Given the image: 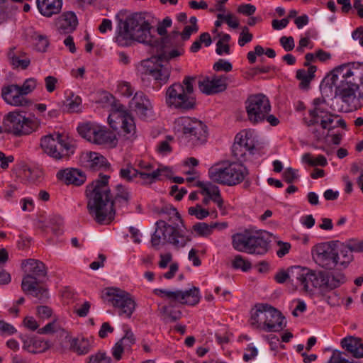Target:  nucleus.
Returning a JSON list of instances; mask_svg holds the SVG:
<instances>
[{
  "mask_svg": "<svg viewBox=\"0 0 363 363\" xmlns=\"http://www.w3.org/2000/svg\"><path fill=\"white\" fill-rule=\"evenodd\" d=\"M1 95L5 101L12 106H24L28 101L20 91V86L11 84L2 89Z\"/></svg>",
  "mask_w": 363,
  "mask_h": 363,
  "instance_id": "a878e982",
  "label": "nucleus"
},
{
  "mask_svg": "<svg viewBox=\"0 0 363 363\" xmlns=\"http://www.w3.org/2000/svg\"><path fill=\"white\" fill-rule=\"evenodd\" d=\"M160 314L164 322H174L181 318V312L174 311L167 306H163L160 310Z\"/></svg>",
  "mask_w": 363,
  "mask_h": 363,
  "instance_id": "58836bf2",
  "label": "nucleus"
},
{
  "mask_svg": "<svg viewBox=\"0 0 363 363\" xmlns=\"http://www.w3.org/2000/svg\"><path fill=\"white\" fill-rule=\"evenodd\" d=\"M198 30L199 28L186 26L182 33L178 30L171 32L163 39L161 53L141 62L142 73L152 76L160 84L167 83L171 71L160 62H168L182 55L184 52L182 41L189 40L191 35Z\"/></svg>",
  "mask_w": 363,
  "mask_h": 363,
  "instance_id": "f03ea898",
  "label": "nucleus"
},
{
  "mask_svg": "<svg viewBox=\"0 0 363 363\" xmlns=\"http://www.w3.org/2000/svg\"><path fill=\"white\" fill-rule=\"evenodd\" d=\"M120 31L116 42L121 46H127L132 41L155 46L157 43L150 32L152 28L149 22L141 13H133L124 21H120Z\"/></svg>",
  "mask_w": 363,
  "mask_h": 363,
  "instance_id": "39448f33",
  "label": "nucleus"
},
{
  "mask_svg": "<svg viewBox=\"0 0 363 363\" xmlns=\"http://www.w3.org/2000/svg\"><path fill=\"white\" fill-rule=\"evenodd\" d=\"M36 310L38 316L43 320L48 319L52 315V310L47 306H39Z\"/></svg>",
  "mask_w": 363,
  "mask_h": 363,
  "instance_id": "864d4df0",
  "label": "nucleus"
},
{
  "mask_svg": "<svg viewBox=\"0 0 363 363\" xmlns=\"http://www.w3.org/2000/svg\"><path fill=\"white\" fill-rule=\"evenodd\" d=\"M245 104L247 119L253 124L265 121V118L271 111L270 101L263 94L250 95Z\"/></svg>",
  "mask_w": 363,
  "mask_h": 363,
  "instance_id": "9b49d317",
  "label": "nucleus"
},
{
  "mask_svg": "<svg viewBox=\"0 0 363 363\" xmlns=\"http://www.w3.org/2000/svg\"><path fill=\"white\" fill-rule=\"evenodd\" d=\"M110 126L115 130L119 127L127 139H133L135 136L136 130L133 118L121 106L117 111H113L108 118Z\"/></svg>",
  "mask_w": 363,
  "mask_h": 363,
  "instance_id": "a211bd4d",
  "label": "nucleus"
},
{
  "mask_svg": "<svg viewBox=\"0 0 363 363\" xmlns=\"http://www.w3.org/2000/svg\"><path fill=\"white\" fill-rule=\"evenodd\" d=\"M178 131L191 145L204 143L207 140V126L201 121L189 117H180L175 122Z\"/></svg>",
  "mask_w": 363,
  "mask_h": 363,
  "instance_id": "9d476101",
  "label": "nucleus"
},
{
  "mask_svg": "<svg viewBox=\"0 0 363 363\" xmlns=\"http://www.w3.org/2000/svg\"><path fill=\"white\" fill-rule=\"evenodd\" d=\"M0 332L5 335H12L16 332V330L12 325L0 320Z\"/></svg>",
  "mask_w": 363,
  "mask_h": 363,
  "instance_id": "e2e57ef3",
  "label": "nucleus"
},
{
  "mask_svg": "<svg viewBox=\"0 0 363 363\" xmlns=\"http://www.w3.org/2000/svg\"><path fill=\"white\" fill-rule=\"evenodd\" d=\"M131 103L135 111L142 116H147V111L152 108L150 100L140 91L135 94Z\"/></svg>",
  "mask_w": 363,
  "mask_h": 363,
  "instance_id": "2f4dec72",
  "label": "nucleus"
},
{
  "mask_svg": "<svg viewBox=\"0 0 363 363\" xmlns=\"http://www.w3.org/2000/svg\"><path fill=\"white\" fill-rule=\"evenodd\" d=\"M292 284L306 294H313L315 289H319L318 272L308 268L294 266L291 271Z\"/></svg>",
  "mask_w": 363,
  "mask_h": 363,
  "instance_id": "4468645a",
  "label": "nucleus"
},
{
  "mask_svg": "<svg viewBox=\"0 0 363 363\" xmlns=\"http://www.w3.org/2000/svg\"><path fill=\"white\" fill-rule=\"evenodd\" d=\"M8 60L14 68L21 67L23 69H26L30 63V60L27 57V54L21 49H18L16 47H11L9 48L7 52Z\"/></svg>",
  "mask_w": 363,
  "mask_h": 363,
  "instance_id": "cd10ccee",
  "label": "nucleus"
},
{
  "mask_svg": "<svg viewBox=\"0 0 363 363\" xmlns=\"http://www.w3.org/2000/svg\"><path fill=\"white\" fill-rule=\"evenodd\" d=\"M4 124L15 135H28L35 130L40 125L39 120L33 116L26 117L20 112L13 111L6 114Z\"/></svg>",
  "mask_w": 363,
  "mask_h": 363,
  "instance_id": "f8f14e48",
  "label": "nucleus"
},
{
  "mask_svg": "<svg viewBox=\"0 0 363 363\" xmlns=\"http://www.w3.org/2000/svg\"><path fill=\"white\" fill-rule=\"evenodd\" d=\"M77 131L82 138L96 145L115 147L118 144V139L114 133L96 123H82L78 126Z\"/></svg>",
  "mask_w": 363,
  "mask_h": 363,
  "instance_id": "6e6552de",
  "label": "nucleus"
},
{
  "mask_svg": "<svg viewBox=\"0 0 363 363\" xmlns=\"http://www.w3.org/2000/svg\"><path fill=\"white\" fill-rule=\"evenodd\" d=\"M250 325L267 333L281 331L285 326L284 316L281 313L267 303L255 306L250 312Z\"/></svg>",
  "mask_w": 363,
  "mask_h": 363,
  "instance_id": "423d86ee",
  "label": "nucleus"
},
{
  "mask_svg": "<svg viewBox=\"0 0 363 363\" xmlns=\"http://www.w3.org/2000/svg\"><path fill=\"white\" fill-rule=\"evenodd\" d=\"M194 230L200 236L207 237L211 234L212 225H208L205 223H199L193 226Z\"/></svg>",
  "mask_w": 363,
  "mask_h": 363,
  "instance_id": "a18cd8bd",
  "label": "nucleus"
},
{
  "mask_svg": "<svg viewBox=\"0 0 363 363\" xmlns=\"http://www.w3.org/2000/svg\"><path fill=\"white\" fill-rule=\"evenodd\" d=\"M22 268L26 273L21 283L22 290L33 289L35 282L43 281L47 276L46 267L39 260L28 259L22 263Z\"/></svg>",
  "mask_w": 363,
  "mask_h": 363,
  "instance_id": "2eb2a0df",
  "label": "nucleus"
},
{
  "mask_svg": "<svg viewBox=\"0 0 363 363\" xmlns=\"http://www.w3.org/2000/svg\"><path fill=\"white\" fill-rule=\"evenodd\" d=\"M45 88L50 93L55 91L56 88V84L57 83V79L52 76H48L45 79Z\"/></svg>",
  "mask_w": 363,
  "mask_h": 363,
  "instance_id": "680f3d73",
  "label": "nucleus"
},
{
  "mask_svg": "<svg viewBox=\"0 0 363 363\" xmlns=\"http://www.w3.org/2000/svg\"><path fill=\"white\" fill-rule=\"evenodd\" d=\"M316 67L309 66L308 69H300L296 71V78L300 81L299 87L301 89H308L311 82L315 77Z\"/></svg>",
  "mask_w": 363,
  "mask_h": 363,
  "instance_id": "72a5a7b5",
  "label": "nucleus"
},
{
  "mask_svg": "<svg viewBox=\"0 0 363 363\" xmlns=\"http://www.w3.org/2000/svg\"><path fill=\"white\" fill-rule=\"evenodd\" d=\"M227 88L225 77H213L211 79L205 78L199 82V90L206 94H214L225 91Z\"/></svg>",
  "mask_w": 363,
  "mask_h": 363,
  "instance_id": "5701e85b",
  "label": "nucleus"
},
{
  "mask_svg": "<svg viewBox=\"0 0 363 363\" xmlns=\"http://www.w3.org/2000/svg\"><path fill=\"white\" fill-rule=\"evenodd\" d=\"M78 21L73 12H66L61 15L56 22L57 30L61 34H68L74 31Z\"/></svg>",
  "mask_w": 363,
  "mask_h": 363,
  "instance_id": "c85d7f7f",
  "label": "nucleus"
},
{
  "mask_svg": "<svg viewBox=\"0 0 363 363\" xmlns=\"http://www.w3.org/2000/svg\"><path fill=\"white\" fill-rule=\"evenodd\" d=\"M314 262L322 268L331 270L337 268L335 247L329 244L321 243L314 246L311 250Z\"/></svg>",
  "mask_w": 363,
  "mask_h": 363,
  "instance_id": "6ab92c4d",
  "label": "nucleus"
},
{
  "mask_svg": "<svg viewBox=\"0 0 363 363\" xmlns=\"http://www.w3.org/2000/svg\"><path fill=\"white\" fill-rule=\"evenodd\" d=\"M113 330V328L110 325L109 323L105 322L101 325V327L99 331V336L101 338H105L107 337L108 333H112Z\"/></svg>",
  "mask_w": 363,
  "mask_h": 363,
  "instance_id": "69168bd1",
  "label": "nucleus"
},
{
  "mask_svg": "<svg viewBox=\"0 0 363 363\" xmlns=\"http://www.w3.org/2000/svg\"><path fill=\"white\" fill-rule=\"evenodd\" d=\"M280 43L286 51L292 50L295 46L294 38L291 36H282L280 38Z\"/></svg>",
  "mask_w": 363,
  "mask_h": 363,
  "instance_id": "13d9d810",
  "label": "nucleus"
},
{
  "mask_svg": "<svg viewBox=\"0 0 363 363\" xmlns=\"http://www.w3.org/2000/svg\"><path fill=\"white\" fill-rule=\"evenodd\" d=\"M91 347V345L86 339L73 338L70 340V350L79 355L87 354Z\"/></svg>",
  "mask_w": 363,
  "mask_h": 363,
  "instance_id": "c9c22d12",
  "label": "nucleus"
},
{
  "mask_svg": "<svg viewBox=\"0 0 363 363\" xmlns=\"http://www.w3.org/2000/svg\"><path fill=\"white\" fill-rule=\"evenodd\" d=\"M139 173V170L135 169L133 166L128 164L125 167L122 168L120 171V175L122 178L127 181L132 180L136 177Z\"/></svg>",
  "mask_w": 363,
  "mask_h": 363,
  "instance_id": "09e8293b",
  "label": "nucleus"
},
{
  "mask_svg": "<svg viewBox=\"0 0 363 363\" xmlns=\"http://www.w3.org/2000/svg\"><path fill=\"white\" fill-rule=\"evenodd\" d=\"M328 363H359L358 362H354L353 360L350 361L348 359H345L342 356V353L340 352H334Z\"/></svg>",
  "mask_w": 363,
  "mask_h": 363,
  "instance_id": "6e6d98bb",
  "label": "nucleus"
},
{
  "mask_svg": "<svg viewBox=\"0 0 363 363\" xmlns=\"http://www.w3.org/2000/svg\"><path fill=\"white\" fill-rule=\"evenodd\" d=\"M341 345L354 357H363V342L361 338L353 336L346 337L342 340Z\"/></svg>",
  "mask_w": 363,
  "mask_h": 363,
  "instance_id": "c756f323",
  "label": "nucleus"
},
{
  "mask_svg": "<svg viewBox=\"0 0 363 363\" xmlns=\"http://www.w3.org/2000/svg\"><path fill=\"white\" fill-rule=\"evenodd\" d=\"M188 212L191 216H194L196 218L200 220L209 216V211L203 208L199 204H197L196 206L189 208Z\"/></svg>",
  "mask_w": 363,
  "mask_h": 363,
  "instance_id": "49530a36",
  "label": "nucleus"
},
{
  "mask_svg": "<svg viewBox=\"0 0 363 363\" xmlns=\"http://www.w3.org/2000/svg\"><path fill=\"white\" fill-rule=\"evenodd\" d=\"M32 40L35 43V49L39 52H45L49 45V41L44 35L33 33L31 35Z\"/></svg>",
  "mask_w": 363,
  "mask_h": 363,
  "instance_id": "ea45409f",
  "label": "nucleus"
},
{
  "mask_svg": "<svg viewBox=\"0 0 363 363\" xmlns=\"http://www.w3.org/2000/svg\"><path fill=\"white\" fill-rule=\"evenodd\" d=\"M167 171L166 169H157L152 172H147L145 171H139L138 175L140 176L141 179L144 181V184H149L154 182L156 179H159L161 175V172Z\"/></svg>",
  "mask_w": 363,
  "mask_h": 363,
  "instance_id": "a19ab883",
  "label": "nucleus"
},
{
  "mask_svg": "<svg viewBox=\"0 0 363 363\" xmlns=\"http://www.w3.org/2000/svg\"><path fill=\"white\" fill-rule=\"evenodd\" d=\"M154 293L162 297H166L172 303L194 306L199 301V289L196 287L186 291H168L157 289L154 290Z\"/></svg>",
  "mask_w": 363,
  "mask_h": 363,
  "instance_id": "aec40b11",
  "label": "nucleus"
},
{
  "mask_svg": "<svg viewBox=\"0 0 363 363\" xmlns=\"http://www.w3.org/2000/svg\"><path fill=\"white\" fill-rule=\"evenodd\" d=\"M67 106L69 111H77L79 105L82 103V99L79 96H75L74 99H68Z\"/></svg>",
  "mask_w": 363,
  "mask_h": 363,
  "instance_id": "338daca9",
  "label": "nucleus"
},
{
  "mask_svg": "<svg viewBox=\"0 0 363 363\" xmlns=\"http://www.w3.org/2000/svg\"><path fill=\"white\" fill-rule=\"evenodd\" d=\"M104 297L108 303L118 308L120 315H125L129 318L135 308V303L130 295L121 289H108Z\"/></svg>",
  "mask_w": 363,
  "mask_h": 363,
  "instance_id": "ddd939ff",
  "label": "nucleus"
},
{
  "mask_svg": "<svg viewBox=\"0 0 363 363\" xmlns=\"http://www.w3.org/2000/svg\"><path fill=\"white\" fill-rule=\"evenodd\" d=\"M36 87V81L33 78L26 79L22 86H20V91L23 96L30 93Z\"/></svg>",
  "mask_w": 363,
  "mask_h": 363,
  "instance_id": "8fccbe9b",
  "label": "nucleus"
},
{
  "mask_svg": "<svg viewBox=\"0 0 363 363\" xmlns=\"http://www.w3.org/2000/svg\"><path fill=\"white\" fill-rule=\"evenodd\" d=\"M41 281H37L33 286V289H30L29 290H23L26 294H30L33 296L38 298L39 299H42L43 298H47V291L44 288L39 286V284Z\"/></svg>",
  "mask_w": 363,
  "mask_h": 363,
  "instance_id": "de8ad7c7",
  "label": "nucleus"
},
{
  "mask_svg": "<svg viewBox=\"0 0 363 363\" xmlns=\"http://www.w3.org/2000/svg\"><path fill=\"white\" fill-rule=\"evenodd\" d=\"M162 213L167 217L156 222V228L151 238L152 246L157 248L160 245L168 242L177 248L184 247L191 238L182 229L184 223L179 212L174 208H165Z\"/></svg>",
  "mask_w": 363,
  "mask_h": 363,
  "instance_id": "20e7f679",
  "label": "nucleus"
},
{
  "mask_svg": "<svg viewBox=\"0 0 363 363\" xmlns=\"http://www.w3.org/2000/svg\"><path fill=\"white\" fill-rule=\"evenodd\" d=\"M256 7L252 4H243L238 7V12L247 16L255 13Z\"/></svg>",
  "mask_w": 363,
  "mask_h": 363,
  "instance_id": "bf43d9fd",
  "label": "nucleus"
},
{
  "mask_svg": "<svg viewBox=\"0 0 363 363\" xmlns=\"http://www.w3.org/2000/svg\"><path fill=\"white\" fill-rule=\"evenodd\" d=\"M213 69L216 71L230 72L232 70L233 67L229 62L224 60H219L213 65Z\"/></svg>",
  "mask_w": 363,
  "mask_h": 363,
  "instance_id": "5fc2aeb1",
  "label": "nucleus"
},
{
  "mask_svg": "<svg viewBox=\"0 0 363 363\" xmlns=\"http://www.w3.org/2000/svg\"><path fill=\"white\" fill-rule=\"evenodd\" d=\"M253 149L254 146L250 145L247 143V134L245 136L240 134L236 135L235 141L232 147V152L237 160L240 161L246 160L247 152L252 154Z\"/></svg>",
  "mask_w": 363,
  "mask_h": 363,
  "instance_id": "bb28decb",
  "label": "nucleus"
},
{
  "mask_svg": "<svg viewBox=\"0 0 363 363\" xmlns=\"http://www.w3.org/2000/svg\"><path fill=\"white\" fill-rule=\"evenodd\" d=\"M335 86V95L350 109L363 107V64L348 63L335 67L326 77Z\"/></svg>",
  "mask_w": 363,
  "mask_h": 363,
  "instance_id": "7ed1b4c3",
  "label": "nucleus"
},
{
  "mask_svg": "<svg viewBox=\"0 0 363 363\" xmlns=\"http://www.w3.org/2000/svg\"><path fill=\"white\" fill-rule=\"evenodd\" d=\"M345 280V275L341 272H318L319 289L322 292L339 287Z\"/></svg>",
  "mask_w": 363,
  "mask_h": 363,
  "instance_id": "4be33fe9",
  "label": "nucleus"
},
{
  "mask_svg": "<svg viewBox=\"0 0 363 363\" xmlns=\"http://www.w3.org/2000/svg\"><path fill=\"white\" fill-rule=\"evenodd\" d=\"M90 307L89 302L85 301L79 308H75L74 312L79 317H85L89 313Z\"/></svg>",
  "mask_w": 363,
  "mask_h": 363,
  "instance_id": "0e129e2a",
  "label": "nucleus"
},
{
  "mask_svg": "<svg viewBox=\"0 0 363 363\" xmlns=\"http://www.w3.org/2000/svg\"><path fill=\"white\" fill-rule=\"evenodd\" d=\"M194 80L193 77H186L182 83L177 82L169 86L165 93L167 106L181 111L194 108L196 100L192 96Z\"/></svg>",
  "mask_w": 363,
  "mask_h": 363,
  "instance_id": "0eeeda50",
  "label": "nucleus"
},
{
  "mask_svg": "<svg viewBox=\"0 0 363 363\" xmlns=\"http://www.w3.org/2000/svg\"><path fill=\"white\" fill-rule=\"evenodd\" d=\"M40 146L46 154L55 160L68 157L73 153L72 146L64 141L60 135L56 138L51 135L44 136L40 140Z\"/></svg>",
  "mask_w": 363,
  "mask_h": 363,
  "instance_id": "f3484780",
  "label": "nucleus"
},
{
  "mask_svg": "<svg viewBox=\"0 0 363 363\" xmlns=\"http://www.w3.org/2000/svg\"><path fill=\"white\" fill-rule=\"evenodd\" d=\"M309 115L311 118L306 122L308 126L318 125L320 128L313 130V133L318 140H320L326 136L325 130H330L335 127L332 125L335 116L326 111L324 107H317L310 110Z\"/></svg>",
  "mask_w": 363,
  "mask_h": 363,
  "instance_id": "dca6fc26",
  "label": "nucleus"
},
{
  "mask_svg": "<svg viewBox=\"0 0 363 363\" xmlns=\"http://www.w3.org/2000/svg\"><path fill=\"white\" fill-rule=\"evenodd\" d=\"M129 232L130 233L131 238L133 240V242L135 244H140L142 242V240H141L142 234H141L140 230L133 226H130L129 228Z\"/></svg>",
  "mask_w": 363,
  "mask_h": 363,
  "instance_id": "774afa93",
  "label": "nucleus"
},
{
  "mask_svg": "<svg viewBox=\"0 0 363 363\" xmlns=\"http://www.w3.org/2000/svg\"><path fill=\"white\" fill-rule=\"evenodd\" d=\"M196 186L201 189V194L202 195H206L210 198L220 191L217 186L211 183L197 182Z\"/></svg>",
  "mask_w": 363,
  "mask_h": 363,
  "instance_id": "79ce46f5",
  "label": "nucleus"
},
{
  "mask_svg": "<svg viewBox=\"0 0 363 363\" xmlns=\"http://www.w3.org/2000/svg\"><path fill=\"white\" fill-rule=\"evenodd\" d=\"M297 170L291 167L286 168L284 172L283 177L286 182L291 184L298 178Z\"/></svg>",
  "mask_w": 363,
  "mask_h": 363,
  "instance_id": "4d7b16f0",
  "label": "nucleus"
},
{
  "mask_svg": "<svg viewBox=\"0 0 363 363\" xmlns=\"http://www.w3.org/2000/svg\"><path fill=\"white\" fill-rule=\"evenodd\" d=\"M87 167L92 171H98L109 167L107 160L98 152L88 154Z\"/></svg>",
  "mask_w": 363,
  "mask_h": 363,
  "instance_id": "f704fd0d",
  "label": "nucleus"
},
{
  "mask_svg": "<svg viewBox=\"0 0 363 363\" xmlns=\"http://www.w3.org/2000/svg\"><path fill=\"white\" fill-rule=\"evenodd\" d=\"M50 347L48 341L40 338L28 337L23 340V348L30 353H40Z\"/></svg>",
  "mask_w": 363,
  "mask_h": 363,
  "instance_id": "473e14b6",
  "label": "nucleus"
},
{
  "mask_svg": "<svg viewBox=\"0 0 363 363\" xmlns=\"http://www.w3.org/2000/svg\"><path fill=\"white\" fill-rule=\"evenodd\" d=\"M118 342H119L127 351L131 350L132 345L135 343V337L130 329L125 330V334L122 338H121Z\"/></svg>",
  "mask_w": 363,
  "mask_h": 363,
  "instance_id": "37998d69",
  "label": "nucleus"
},
{
  "mask_svg": "<svg viewBox=\"0 0 363 363\" xmlns=\"http://www.w3.org/2000/svg\"><path fill=\"white\" fill-rule=\"evenodd\" d=\"M208 174L214 182L233 186L242 182L248 174V171L241 163L233 162L225 167H212L209 169Z\"/></svg>",
  "mask_w": 363,
  "mask_h": 363,
  "instance_id": "1a4fd4ad",
  "label": "nucleus"
},
{
  "mask_svg": "<svg viewBox=\"0 0 363 363\" xmlns=\"http://www.w3.org/2000/svg\"><path fill=\"white\" fill-rule=\"evenodd\" d=\"M109 177L104 176L101 180H95L87 186V209L91 218L99 224L107 225L113 220L116 211L114 206L125 208L128 205L130 194L121 184L116 186V191L112 200L108 185Z\"/></svg>",
  "mask_w": 363,
  "mask_h": 363,
  "instance_id": "f257e3e1",
  "label": "nucleus"
},
{
  "mask_svg": "<svg viewBox=\"0 0 363 363\" xmlns=\"http://www.w3.org/2000/svg\"><path fill=\"white\" fill-rule=\"evenodd\" d=\"M219 40L216 43V52L218 55H222L223 54L228 55L230 53L229 41L230 35L226 33H219Z\"/></svg>",
  "mask_w": 363,
  "mask_h": 363,
  "instance_id": "4c0bfd02",
  "label": "nucleus"
},
{
  "mask_svg": "<svg viewBox=\"0 0 363 363\" xmlns=\"http://www.w3.org/2000/svg\"><path fill=\"white\" fill-rule=\"evenodd\" d=\"M250 235L247 233H237L233 235V246L240 252H247L249 253Z\"/></svg>",
  "mask_w": 363,
  "mask_h": 363,
  "instance_id": "e433bc0d",
  "label": "nucleus"
},
{
  "mask_svg": "<svg viewBox=\"0 0 363 363\" xmlns=\"http://www.w3.org/2000/svg\"><path fill=\"white\" fill-rule=\"evenodd\" d=\"M126 350L119 342H116L112 348V356L115 360L119 361L122 358V354Z\"/></svg>",
  "mask_w": 363,
  "mask_h": 363,
  "instance_id": "052dcab7",
  "label": "nucleus"
},
{
  "mask_svg": "<svg viewBox=\"0 0 363 363\" xmlns=\"http://www.w3.org/2000/svg\"><path fill=\"white\" fill-rule=\"evenodd\" d=\"M249 253L264 255L269 250V235L266 231L250 235Z\"/></svg>",
  "mask_w": 363,
  "mask_h": 363,
  "instance_id": "b1692460",
  "label": "nucleus"
},
{
  "mask_svg": "<svg viewBox=\"0 0 363 363\" xmlns=\"http://www.w3.org/2000/svg\"><path fill=\"white\" fill-rule=\"evenodd\" d=\"M36 5L43 16L50 17L60 12L62 0H36Z\"/></svg>",
  "mask_w": 363,
  "mask_h": 363,
  "instance_id": "7c9ffc66",
  "label": "nucleus"
},
{
  "mask_svg": "<svg viewBox=\"0 0 363 363\" xmlns=\"http://www.w3.org/2000/svg\"><path fill=\"white\" fill-rule=\"evenodd\" d=\"M57 178L65 184L82 185L86 179L84 172L79 169L67 168L57 173Z\"/></svg>",
  "mask_w": 363,
  "mask_h": 363,
  "instance_id": "393cba45",
  "label": "nucleus"
},
{
  "mask_svg": "<svg viewBox=\"0 0 363 363\" xmlns=\"http://www.w3.org/2000/svg\"><path fill=\"white\" fill-rule=\"evenodd\" d=\"M293 269H294V267H291V268H289L287 272H285L284 271L279 272L276 274L275 280L278 283L282 284L284 283L287 279H289L292 284L291 271Z\"/></svg>",
  "mask_w": 363,
  "mask_h": 363,
  "instance_id": "603ef678",
  "label": "nucleus"
},
{
  "mask_svg": "<svg viewBox=\"0 0 363 363\" xmlns=\"http://www.w3.org/2000/svg\"><path fill=\"white\" fill-rule=\"evenodd\" d=\"M232 264L235 269H241L244 272L248 271L252 267L251 263L241 255L235 256Z\"/></svg>",
  "mask_w": 363,
  "mask_h": 363,
  "instance_id": "c03bdc74",
  "label": "nucleus"
},
{
  "mask_svg": "<svg viewBox=\"0 0 363 363\" xmlns=\"http://www.w3.org/2000/svg\"><path fill=\"white\" fill-rule=\"evenodd\" d=\"M335 251L337 255V258L335 257L337 269H344L352 260V252H363V241L350 242L347 245H341L335 247Z\"/></svg>",
  "mask_w": 363,
  "mask_h": 363,
  "instance_id": "412c9836",
  "label": "nucleus"
},
{
  "mask_svg": "<svg viewBox=\"0 0 363 363\" xmlns=\"http://www.w3.org/2000/svg\"><path fill=\"white\" fill-rule=\"evenodd\" d=\"M252 40V35L249 32V28L247 26H243L238 39L239 45L242 47L246 43H250Z\"/></svg>",
  "mask_w": 363,
  "mask_h": 363,
  "instance_id": "3c124183",
  "label": "nucleus"
}]
</instances>
